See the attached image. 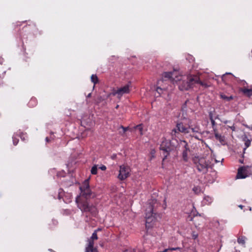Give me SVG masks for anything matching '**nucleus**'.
Returning a JSON list of instances; mask_svg holds the SVG:
<instances>
[{
	"label": "nucleus",
	"instance_id": "obj_19",
	"mask_svg": "<svg viewBox=\"0 0 252 252\" xmlns=\"http://www.w3.org/2000/svg\"><path fill=\"white\" fill-rule=\"evenodd\" d=\"M91 174L93 175H96L97 173V165H94L91 170Z\"/></svg>",
	"mask_w": 252,
	"mask_h": 252
},
{
	"label": "nucleus",
	"instance_id": "obj_12",
	"mask_svg": "<svg viewBox=\"0 0 252 252\" xmlns=\"http://www.w3.org/2000/svg\"><path fill=\"white\" fill-rule=\"evenodd\" d=\"M214 134L216 139L217 140L219 141L221 144L224 145L226 144L225 136L223 135H221V134H220L218 132L217 129H214Z\"/></svg>",
	"mask_w": 252,
	"mask_h": 252
},
{
	"label": "nucleus",
	"instance_id": "obj_5",
	"mask_svg": "<svg viewBox=\"0 0 252 252\" xmlns=\"http://www.w3.org/2000/svg\"><path fill=\"white\" fill-rule=\"evenodd\" d=\"M193 161L199 172L203 173L207 172L209 164L205 158L195 157L193 159Z\"/></svg>",
	"mask_w": 252,
	"mask_h": 252
},
{
	"label": "nucleus",
	"instance_id": "obj_1",
	"mask_svg": "<svg viewBox=\"0 0 252 252\" xmlns=\"http://www.w3.org/2000/svg\"><path fill=\"white\" fill-rule=\"evenodd\" d=\"M162 78L165 81L169 80L173 83H176L181 91L188 90L191 88L194 84V81H197L194 76L192 75L188 76L186 79H184L183 76L180 75L179 71L177 69H174L173 71L163 72Z\"/></svg>",
	"mask_w": 252,
	"mask_h": 252
},
{
	"label": "nucleus",
	"instance_id": "obj_28",
	"mask_svg": "<svg viewBox=\"0 0 252 252\" xmlns=\"http://www.w3.org/2000/svg\"><path fill=\"white\" fill-rule=\"evenodd\" d=\"M136 128L138 129L140 132H142V126L141 125H139L136 126Z\"/></svg>",
	"mask_w": 252,
	"mask_h": 252
},
{
	"label": "nucleus",
	"instance_id": "obj_18",
	"mask_svg": "<svg viewBox=\"0 0 252 252\" xmlns=\"http://www.w3.org/2000/svg\"><path fill=\"white\" fill-rule=\"evenodd\" d=\"M246 238L244 236L240 237L237 239V242L239 244L244 245Z\"/></svg>",
	"mask_w": 252,
	"mask_h": 252
},
{
	"label": "nucleus",
	"instance_id": "obj_10",
	"mask_svg": "<svg viewBox=\"0 0 252 252\" xmlns=\"http://www.w3.org/2000/svg\"><path fill=\"white\" fill-rule=\"evenodd\" d=\"M130 169L128 166L123 165L120 166L119 173L118 178L120 180H124L129 176Z\"/></svg>",
	"mask_w": 252,
	"mask_h": 252
},
{
	"label": "nucleus",
	"instance_id": "obj_30",
	"mask_svg": "<svg viewBox=\"0 0 252 252\" xmlns=\"http://www.w3.org/2000/svg\"><path fill=\"white\" fill-rule=\"evenodd\" d=\"M120 127L123 129V133H124L126 131V130L128 128L127 127H124L123 126H121Z\"/></svg>",
	"mask_w": 252,
	"mask_h": 252
},
{
	"label": "nucleus",
	"instance_id": "obj_29",
	"mask_svg": "<svg viewBox=\"0 0 252 252\" xmlns=\"http://www.w3.org/2000/svg\"><path fill=\"white\" fill-rule=\"evenodd\" d=\"M209 119H210V120L211 122L212 120H214L213 117V114L211 113H210V114H209Z\"/></svg>",
	"mask_w": 252,
	"mask_h": 252
},
{
	"label": "nucleus",
	"instance_id": "obj_6",
	"mask_svg": "<svg viewBox=\"0 0 252 252\" xmlns=\"http://www.w3.org/2000/svg\"><path fill=\"white\" fill-rule=\"evenodd\" d=\"M76 203L77 204L78 207L82 212H89L92 213L95 212V207L93 205H90L87 201L82 200L80 196H77L76 198Z\"/></svg>",
	"mask_w": 252,
	"mask_h": 252
},
{
	"label": "nucleus",
	"instance_id": "obj_2",
	"mask_svg": "<svg viewBox=\"0 0 252 252\" xmlns=\"http://www.w3.org/2000/svg\"><path fill=\"white\" fill-rule=\"evenodd\" d=\"M149 207L145 210V226L147 231L153 228L160 218V214L158 213V208L161 207L160 204L155 199L149 201Z\"/></svg>",
	"mask_w": 252,
	"mask_h": 252
},
{
	"label": "nucleus",
	"instance_id": "obj_20",
	"mask_svg": "<svg viewBox=\"0 0 252 252\" xmlns=\"http://www.w3.org/2000/svg\"><path fill=\"white\" fill-rule=\"evenodd\" d=\"M92 240H96L98 239L97 235V230H95L94 232L93 233L92 236L90 238Z\"/></svg>",
	"mask_w": 252,
	"mask_h": 252
},
{
	"label": "nucleus",
	"instance_id": "obj_37",
	"mask_svg": "<svg viewBox=\"0 0 252 252\" xmlns=\"http://www.w3.org/2000/svg\"><path fill=\"white\" fill-rule=\"evenodd\" d=\"M239 162L241 163H243L244 160L243 159H239Z\"/></svg>",
	"mask_w": 252,
	"mask_h": 252
},
{
	"label": "nucleus",
	"instance_id": "obj_21",
	"mask_svg": "<svg viewBox=\"0 0 252 252\" xmlns=\"http://www.w3.org/2000/svg\"><path fill=\"white\" fill-rule=\"evenodd\" d=\"M193 191L196 194H199L201 192V189L200 187L197 186V187H194L193 189H192Z\"/></svg>",
	"mask_w": 252,
	"mask_h": 252
},
{
	"label": "nucleus",
	"instance_id": "obj_32",
	"mask_svg": "<svg viewBox=\"0 0 252 252\" xmlns=\"http://www.w3.org/2000/svg\"><path fill=\"white\" fill-rule=\"evenodd\" d=\"M229 128L232 130L235 131V127L234 125H233L231 126H229Z\"/></svg>",
	"mask_w": 252,
	"mask_h": 252
},
{
	"label": "nucleus",
	"instance_id": "obj_27",
	"mask_svg": "<svg viewBox=\"0 0 252 252\" xmlns=\"http://www.w3.org/2000/svg\"><path fill=\"white\" fill-rule=\"evenodd\" d=\"M170 251H176V250H180L181 248L179 247H176V248H169Z\"/></svg>",
	"mask_w": 252,
	"mask_h": 252
},
{
	"label": "nucleus",
	"instance_id": "obj_38",
	"mask_svg": "<svg viewBox=\"0 0 252 252\" xmlns=\"http://www.w3.org/2000/svg\"><path fill=\"white\" fill-rule=\"evenodd\" d=\"M46 141L48 142L50 140H49V139L48 138V137H46Z\"/></svg>",
	"mask_w": 252,
	"mask_h": 252
},
{
	"label": "nucleus",
	"instance_id": "obj_7",
	"mask_svg": "<svg viewBox=\"0 0 252 252\" xmlns=\"http://www.w3.org/2000/svg\"><path fill=\"white\" fill-rule=\"evenodd\" d=\"M91 177L85 180L82 185L79 187L81 191V194L79 196L84 197L85 198L88 199L90 198L93 194V192L91 191L89 185V181Z\"/></svg>",
	"mask_w": 252,
	"mask_h": 252
},
{
	"label": "nucleus",
	"instance_id": "obj_34",
	"mask_svg": "<svg viewBox=\"0 0 252 252\" xmlns=\"http://www.w3.org/2000/svg\"><path fill=\"white\" fill-rule=\"evenodd\" d=\"M13 144L15 145H16L18 143V140H15L14 139H13Z\"/></svg>",
	"mask_w": 252,
	"mask_h": 252
},
{
	"label": "nucleus",
	"instance_id": "obj_40",
	"mask_svg": "<svg viewBox=\"0 0 252 252\" xmlns=\"http://www.w3.org/2000/svg\"><path fill=\"white\" fill-rule=\"evenodd\" d=\"M239 207H240L241 209H242L243 206L242 205H240V206H239Z\"/></svg>",
	"mask_w": 252,
	"mask_h": 252
},
{
	"label": "nucleus",
	"instance_id": "obj_3",
	"mask_svg": "<svg viewBox=\"0 0 252 252\" xmlns=\"http://www.w3.org/2000/svg\"><path fill=\"white\" fill-rule=\"evenodd\" d=\"M176 129L173 130L175 133L177 130L185 134L190 133L191 132L193 135L196 133H201L199 126L197 124H191V120L185 119L184 122L178 123L176 125Z\"/></svg>",
	"mask_w": 252,
	"mask_h": 252
},
{
	"label": "nucleus",
	"instance_id": "obj_23",
	"mask_svg": "<svg viewBox=\"0 0 252 252\" xmlns=\"http://www.w3.org/2000/svg\"><path fill=\"white\" fill-rule=\"evenodd\" d=\"M191 237L193 239L195 240L198 237V234L195 231H193L191 234Z\"/></svg>",
	"mask_w": 252,
	"mask_h": 252
},
{
	"label": "nucleus",
	"instance_id": "obj_24",
	"mask_svg": "<svg viewBox=\"0 0 252 252\" xmlns=\"http://www.w3.org/2000/svg\"><path fill=\"white\" fill-rule=\"evenodd\" d=\"M211 124H212V127L213 128V131H214V129H216V123L215 121V120H212L211 122Z\"/></svg>",
	"mask_w": 252,
	"mask_h": 252
},
{
	"label": "nucleus",
	"instance_id": "obj_22",
	"mask_svg": "<svg viewBox=\"0 0 252 252\" xmlns=\"http://www.w3.org/2000/svg\"><path fill=\"white\" fill-rule=\"evenodd\" d=\"M251 142L249 139H247L245 140V147L244 148V151L251 145Z\"/></svg>",
	"mask_w": 252,
	"mask_h": 252
},
{
	"label": "nucleus",
	"instance_id": "obj_14",
	"mask_svg": "<svg viewBox=\"0 0 252 252\" xmlns=\"http://www.w3.org/2000/svg\"><path fill=\"white\" fill-rule=\"evenodd\" d=\"M240 91L249 97L252 96V89L240 88Z\"/></svg>",
	"mask_w": 252,
	"mask_h": 252
},
{
	"label": "nucleus",
	"instance_id": "obj_11",
	"mask_svg": "<svg viewBox=\"0 0 252 252\" xmlns=\"http://www.w3.org/2000/svg\"><path fill=\"white\" fill-rule=\"evenodd\" d=\"M94 240L89 239L88 240V244L86 247L85 252H98L96 248L94 247Z\"/></svg>",
	"mask_w": 252,
	"mask_h": 252
},
{
	"label": "nucleus",
	"instance_id": "obj_25",
	"mask_svg": "<svg viewBox=\"0 0 252 252\" xmlns=\"http://www.w3.org/2000/svg\"><path fill=\"white\" fill-rule=\"evenodd\" d=\"M163 204L162 205V206H161L162 207V210H165L166 208V198H164V200H163Z\"/></svg>",
	"mask_w": 252,
	"mask_h": 252
},
{
	"label": "nucleus",
	"instance_id": "obj_15",
	"mask_svg": "<svg viewBox=\"0 0 252 252\" xmlns=\"http://www.w3.org/2000/svg\"><path fill=\"white\" fill-rule=\"evenodd\" d=\"M194 77L197 80L196 81H194V84H198L204 88H208L209 86L206 82L200 81L199 77L197 76H194Z\"/></svg>",
	"mask_w": 252,
	"mask_h": 252
},
{
	"label": "nucleus",
	"instance_id": "obj_35",
	"mask_svg": "<svg viewBox=\"0 0 252 252\" xmlns=\"http://www.w3.org/2000/svg\"><path fill=\"white\" fill-rule=\"evenodd\" d=\"M208 199V200H208V201H210V202H212V198H210V197H207L206 198H205V199Z\"/></svg>",
	"mask_w": 252,
	"mask_h": 252
},
{
	"label": "nucleus",
	"instance_id": "obj_36",
	"mask_svg": "<svg viewBox=\"0 0 252 252\" xmlns=\"http://www.w3.org/2000/svg\"><path fill=\"white\" fill-rule=\"evenodd\" d=\"M168 250H170V249H166L164 250L162 252H167Z\"/></svg>",
	"mask_w": 252,
	"mask_h": 252
},
{
	"label": "nucleus",
	"instance_id": "obj_8",
	"mask_svg": "<svg viewBox=\"0 0 252 252\" xmlns=\"http://www.w3.org/2000/svg\"><path fill=\"white\" fill-rule=\"evenodd\" d=\"M249 166H243L239 167L236 177V179H245L251 174Z\"/></svg>",
	"mask_w": 252,
	"mask_h": 252
},
{
	"label": "nucleus",
	"instance_id": "obj_17",
	"mask_svg": "<svg viewBox=\"0 0 252 252\" xmlns=\"http://www.w3.org/2000/svg\"><path fill=\"white\" fill-rule=\"evenodd\" d=\"M91 79L92 82L94 83V85L96 84L98 81V78L96 75L93 74L91 76Z\"/></svg>",
	"mask_w": 252,
	"mask_h": 252
},
{
	"label": "nucleus",
	"instance_id": "obj_13",
	"mask_svg": "<svg viewBox=\"0 0 252 252\" xmlns=\"http://www.w3.org/2000/svg\"><path fill=\"white\" fill-rule=\"evenodd\" d=\"M183 142L185 144V149L183 151L182 157H183V160L185 161H187L188 160V152L189 151V149L187 147L188 144L186 143V142L185 141H184Z\"/></svg>",
	"mask_w": 252,
	"mask_h": 252
},
{
	"label": "nucleus",
	"instance_id": "obj_39",
	"mask_svg": "<svg viewBox=\"0 0 252 252\" xmlns=\"http://www.w3.org/2000/svg\"><path fill=\"white\" fill-rule=\"evenodd\" d=\"M91 93H90V94H88V95H87V97H91Z\"/></svg>",
	"mask_w": 252,
	"mask_h": 252
},
{
	"label": "nucleus",
	"instance_id": "obj_26",
	"mask_svg": "<svg viewBox=\"0 0 252 252\" xmlns=\"http://www.w3.org/2000/svg\"><path fill=\"white\" fill-rule=\"evenodd\" d=\"M163 89H162L160 87H158L157 88V92L159 94H160L162 93Z\"/></svg>",
	"mask_w": 252,
	"mask_h": 252
},
{
	"label": "nucleus",
	"instance_id": "obj_9",
	"mask_svg": "<svg viewBox=\"0 0 252 252\" xmlns=\"http://www.w3.org/2000/svg\"><path fill=\"white\" fill-rule=\"evenodd\" d=\"M130 92L129 87L128 85H126L122 87L118 88L117 90H113L111 94L113 96H117L119 98L126 94L129 93Z\"/></svg>",
	"mask_w": 252,
	"mask_h": 252
},
{
	"label": "nucleus",
	"instance_id": "obj_16",
	"mask_svg": "<svg viewBox=\"0 0 252 252\" xmlns=\"http://www.w3.org/2000/svg\"><path fill=\"white\" fill-rule=\"evenodd\" d=\"M220 98L223 100H225L227 101H229L230 100L233 99V97L232 95L229 96H226L225 94H220Z\"/></svg>",
	"mask_w": 252,
	"mask_h": 252
},
{
	"label": "nucleus",
	"instance_id": "obj_33",
	"mask_svg": "<svg viewBox=\"0 0 252 252\" xmlns=\"http://www.w3.org/2000/svg\"><path fill=\"white\" fill-rule=\"evenodd\" d=\"M241 84L242 85H243V86H244L245 84H247V82L244 80L241 81Z\"/></svg>",
	"mask_w": 252,
	"mask_h": 252
},
{
	"label": "nucleus",
	"instance_id": "obj_4",
	"mask_svg": "<svg viewBox=\"0 0 252 252\" xmlns=\"http://www.w3.org/2000/svg\"><path fill=\"white\" fill-rule=\"evenodd\" d=\"M159 149L162 152V155L164 156L163 160H164L170 155V153L174 150L175 146L172 144L170 140L163 138Z\"/></svg>",
	"mask_w": 252,
	"mask_h": 252
},
{
	"label": "nucleus",
	"instance_id": "obj_31",
	"mask_svg": "<svg viewBox=\"0 0 252 252\" xmlns=\"http://www.w3.org/2000/svg\"><path fill=\"white\" fill-rule=\"evenodd\" d=\"M99 168H100L101 170H103V171H104V170H105L106 169V167L105 165H102V166H101L99 167Z\"/></svg>",
	"mask_w": 252,
	"mask_h": 252
}]
</instances>
